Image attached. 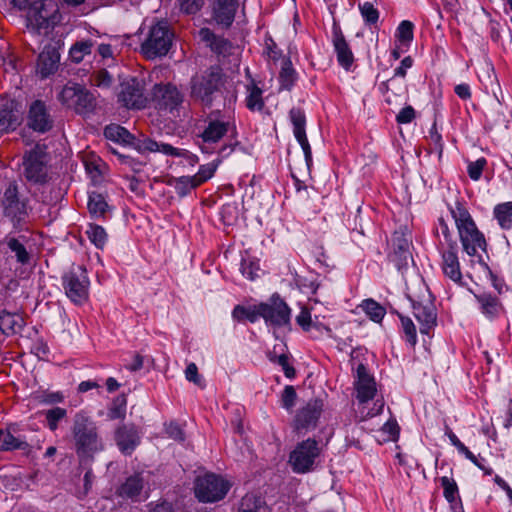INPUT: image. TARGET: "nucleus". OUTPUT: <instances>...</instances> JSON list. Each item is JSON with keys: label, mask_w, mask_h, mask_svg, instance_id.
<instances>
[{"label": "nucleus", "mask_w": 512, "mask_h": 512, "mask_svg": "<svg viewBox=\"0 0 512 512\" xmlns=\"http://www.w3.org/2000/svg\"><path fill=\"white\" fill-rule=\"evenodd\" d=\"M415 118V110L412 106H406L396 116L398 124H408Z\"/></svg>", "instance_id": "obj_63"}, {"label": "nucleus", "mask_w": 512, "mask_h": 512, "mask_svg": "<svg viewBox=\"0 0 512 512\" xmlns=\"http://www.w3.org/2000/svg\"><path fill=\"white\" fill-rule=\"evenodd\" d=\"M94 82L98 87H109L112 84V76L106 70H100L96 73Z\"/></svg>", "instance_id": "obj_64"}, {"label": "nucleus", "mask_w": 512, "mask_h": 512, "mask_svg": "<svg viewBox=\"0 0 512 512\" xmlns=\"http://www.w3.org/2000/svg\"><path fill=\"white\" fill-rule=\"evenodd\" d=\"M26 323L19 313L2 311L0 313V330L5 335H15L22 332Z\"/></svg>", "instance_id": "obj_31"}, {"label": "nucleus", "mask_w": 512, "mask_h": 512, "mask_svg": "<svg viewBox=\"0 0 512 512\" xmlns=\"http://www.w3.org/2000/svg\"><path fill=\"white\" fill-rule=\"evenodd\" d=\"M115 442L121 453L131 455L139 446L141 437L134 424H123L115 431Z\"/></svg>", "instance_id": "obj_21"}, {"label": "nucleus", "mask_w": 512, "mask_h": 512, "mask_svg": "<svg viewBox=\"0 0 512 512\" xmlns=\"http://www.w3.org/2000/svg\"><path fill=\"white\" fill-rule=\"evenodd\" d=\"M170 185L174 186V189L179 197L187 196L193 189L197 188L199 181L193 176H181L174 178Z\"/></svg>", "instance_id": "obj_37"}, {"label": "nucleus", "mask_w": 512, "mask_h": 512, "mask_svg": "<svg viewBox=\"0 0 512 512\" xmlns=\"http://www.w3.org/2000/svg\"><path fill=\"white\" fill-rule=\"evenodd\" d=\"M289 118L293 125V133L300 144L307 168L309 169L312 164V150L306 136V116L300 107H293L289 112Z\"/></svg>", "instance_id": "obj_17"}, {"label": "nucleus", "mask_w": 512, "mask_h": 512, "mask_svg": "<svg viewBox=\"0 0 512 512\" xmlns=\"http://www.w3.org/2000/svg\"><path fill=\"white\" fill-rule=\"evenodd\" d=\"M61 280L66 296L73 303L82 304L88 299L90 280L84 266L72 265Z\"/></svg>", "instance_id": "obj_8"}, {"label": "nucleus", "mask_w": 512, "mask_h": 512, "mask_svg": "<svg viewBox=\"0 0 512 512\" xmlns=\"http://www.w3.org/2000/svg\"><path fill=\"white\" fill-rule=\"evenodd\" d=\"M413 314L420 324V332L429 335L436 326L437 313L433 302L412 300Z\"/></svg>", "instance_id": "obj_20"}, {"label": "nucleus", "mask_w": 512, "mask_h": 512, "mask_svg": "<svg viewBox=\"0 0 512 512\" xmlns=\"http://www.w3.org/2000/svg\"><path fill=\"white\" fill-rule=\"evenodd\" d=\"M221 159L218 158L211 163L201 165L197 174L193 175L197 181H199V185L209 180L215 173Z\"/></svg>", "instance_id": "obj_50"}, {"label": "nucleus", "mask_w": 512, "mask_h": 512, "mask_svg": "<svg viewBox=\"0 0 512 512\" xmlns=\"http://www.w3.org/2000/svg\"><path fill=\"white\" fill-rule=\"evenodd\" d=\"M174 34L166 21L151 25L141 44V53L147 59L165 56L173 42Z\"/></svg>", "instance_id": "obj_5"}, {"label": "nucleus", "mask_w": 512, "mask_h": 512, "mask_svg": "<svg viewBox=\"0 0 512 512\" xmlns=\"http://www.w3.org/2000/svg\"><path fill=\"white\" fill-rule=\"evenodd\" d=\"M451 215L455 221L458 229L459 237L464 251L470 256H478L480 266L490 276L493 287L499 292H503V283L493 274L488 264L484 261L481 255H478V250L486 251V240L484 235L477 229L468 210L457 203L455 208H450Z\"/></svg>", "instance_id": "obj_1"}, {"label": "nucleus", "mask_w": 512, "mask_h": 512, "mask_svg": "<svg viewBox=\"0 0 512 512\" xmlns=\"http://www.w3.org/2000/svg\"><path fill=\"white\" fill-rule=\"evenodd\" d=\"M261 317V303L259 305H236L232 311V318L238 322L244 320L255 323Z\"/></svg>", "instance_id": "obj_36"}, {"label": "nucleus", "mask_w": 512, "mask_h": 512, "mask_svg": "<svg viewBox=\"0 0 512 512\" xmlns=\"http://www.w3.org/2000/svg\"><path fill=\"white\" fill-rule=\"evenodd\" d=\"M264 54L267 56L268 59L273 61H277L281 57V50L278 49L277 44L271 37H267L265 39Z\"/></svg>", "instance_id": "obj_58"}, {"label": "nucleus", "mask_w": 512, "mask_h": 512, "mask_svg": "<svg viewBox=\"0 0 512 512\" xmlns=\"http://www.w3.org/2000/svg\"><path fill=\"white\" fill-rule=\"evenodd\" d=\"M185 377L189 382H193L199 387H203V379L198 373V368L195 363L191 362L187 365L185 370Z\"/></svg>", "instance_id": "obj_59"}, {"label": "nucleus", "mask_w": 512, "mask_h": 512, "mask_svg": "<svg viewBox=\"0 0 512 512\" xmlns=\"http://www.w3.org/2000/svg\"><path fill=\"white\" fill-rule=\"evenodd\" d=\"M29 444L21 436H15L10 430H0V450H27Z\"/></svg>", "instance_id": "obj_33"}, {"label": "nucleus", "mask_w": 512, "mask_h": 512, "mask_svg": "<svg viewBox=\"0 0 512 512\" xmlns=\"http://www.w3.org/2000/svg\"><path fill=\"white\" fill-rule=\"evenodd\" d=\"M27 124L29 128L38 133H46L52 129L53 119L43 101L35 100L31 103Z\"/></svg>", "instance_id": "obj_18"}, {"label": "nucleus", "mask_w": 512, "mask_h": 512, "mask_svg": "<svg viewBox=\"0 0 512 512\" xmlns=\"http://www.w3.org/2000/svg\"><path fill=\"white\" fill-rule=\"evenodd\" d=\"M323 411V401L315 398L309 400L306 405L296 412L293 426L295 431L301 433L314 429Z\"/></svg>", "instance_id": "obj_15"}, {"label": "nucleus", "mask_w": 512, "mask_h": 512, "mask_svg": "<svg viewBox=\"0 0 512 512\" xmlns=\"http://www.w3.org/2000/svg\"><path fill=\"white\" fill-rule=\"evenodd\" d=\"M297 400V393L293 386L287 385L281 395V406L291 412Z\"/></svg>", "instance_id": "obj_53"}, {"label": "nucleus", "mask_w": 512, "mask_h": 512, "mask_svg": "<svg viewBox=\"0 0 512 512\" xmlns=\"http://www.w3.org/2000/svg\"><path fill=\"white\" fill-rule=\"evenodd\" d=\"M258 271L259 266L256 263L247 260L242 261L241 272L243 276L246 277L247 279L254 280L255 278H257L259 276Z\"/></svg>", "instance_id": "obj_60"}, {"label": "nucleus", "mask_w": 512, "mask_h": 512, "mask_svg": "<svg viewBox=\"0 0 512 512\" xmlns=\"http://www.w3.org/2000/svg\"><path fill=\"white\" fill-rule=\"evenodd\" d=\"M6 244L8 248L15 253L16 259L21 264H27L30 260V255L27 252L23 243L19 239L14 237L6 238Z\"/></svg>", "instance_id": "obj_44"}, {"label": "nucleus", "mask_w": 512, "mask_h": 512, "mask_svg": "<svg viewBox=\"0 0 512 512\" xmlns=\"http://www.w3.org/2000/svg\"><path fill=\"white\" fill-rule=\"evenodd\" d=\"M181 11L186 14H195L204 4V0H178Z\"/></svg>", "instance_id": "obj_57"}, {"label": "nucleus", "mask_w": 512, "mask_h": 512, "mask_svg": "<svg viewBox=\"0 0 512 512\" xmlns=\"http://www.w3.org/2000/svg\"><path fill=\"white\" fill-rule=\"evenodd\" d=\"M229 489V483L214 473H206L198 476L195 480L194 492L200 502L220 501L226 496Z\"/></svg>", "instance_id": "obj_9"}, {"label": "nucleus", "mask_w": 512, "mask_h": 512, "mask_svg": "<svg viewBox=\"0 0 512 512\" xmlns=\"http://www.w3.org/2000/svg\"><path fill=\"white\" fill-rule=\"evenodd\" d=\"M355 386L357 399L361 403L373 399L377 391L374 378L368 373L367 368L362 363H360L356 369Z\"/></svg>", "instance_id": "obj_22"}, {"label": "nucleus", "mask_w": 512, "mask_h": 512, "mask_svg": "<svg viewBox=\"0 0 512 512\" xmlns=\"http://www.w3.org/2000/svg\"><path fill=\"white\" fill-rule=\"evenodd\" d=\"M135 149L140 153L160 152L165 155L180 157L183 155L182 150L173 147L167 143H158L151 138L138 139L133 142Z\"/></svg>", "instance_id": "obj_27"}, {"label": "nucleus", "mask_w": 512, "mask_h": 512, "mask_svg": "<svg viewBox=\"0 0 512 512\" xmlns=\"http://www.w3.org/2000/svg\"><path fill=\"white\" fill-rule=\"evenodd\" d=\"M270 361L277 363L283 369V372L287 378H293L296 374L295 369L289 364V358L286 354L281 355H270Z\"/></svg>", "instance_id": "obj_55"}, {"label": "nucleus", "mask_w": 512, "mask_h": 512, "mask_svg": "<svg viewBox=\"0 0 512 512\" xmlns=\"http://www.w3.org/2000/svg\"><path fill=\"white\" fill-rule=\"evenodd\" d=\"M89 240L99 249H102L107 242V233L102 226L89 224L86 230Z\"/></svg>", "instance_id": "obj_43"}, {"label": "nucleus", "mask_w": 512, "mask_h": 512, "mask_svg": "<svg viewBox=\"0 0 512 512\" xmlns=\"http://www.w3.org/2000/svg\"><path fill=\"white\" fill-rule=\"evenodd\" d=\"M332 43L337 55L338 63L346 70L352 66L354 61L353 53L345 40L341 28L334 24L332 29Z\"/></svg>", "instance_id": "obj_24"}, {"label": "nucleus", "mask_w": 512, "mask_h": 512, "mask_svg": "<svg viewBox=\"0 0 512 512\" xmlns=\"http://www.w3.org/2000/svg\"><path fill=\"white\" fill-rule=\"evenodd\" d=\"M49 156L45 147L36 145L23 156V175L25 179L34 185H45L51 179Z\"/></svg>", "instance_id": "obj_6"}, {"label": "nucleus", "mask_w": 512, "mask_h": 512, "mask_svg": "<svg viewBox=\"0 0 512 512\" xmlns=\"http://www.w3.org/2000/svg\"><path fill=\"white\" fill-rule=\"evenodd\" d=\"M494 217L503 229H510L512 226V202H505L495 206Z\"/></svg>", "instance_id": "obj_38"}, {"label": "nucleus", "mask_w": 512, "mask_h": 512, "mask_svg": "<svg viewBox=\"0 0 512 512\" xmlns=\"http://www.w3.org/2000/svg\"><path fill=\"white\" fill-rule=\"evenodd\" d=\"M153 100L159 109L173 112L183 102V95L176 86L167 84H156L152 91Z\"/></svg>", "instance_id": "obj_16"}, {"label": "nucleus", "mask_w": 512, "mask_h": 512, "mask_svg": "<svg viewBox=\"0 0 512 512\" xmlns=\"http://www.w3.org/2000/svg\"><path fill=\"white\" fill-rule=\"evenodd\" d=\"M414 24L409 20H403L396 30V37L401 45H409L413 40Z\"/></svg>", "instance_id": "obj_47"}, {"label": "nucleus", "mask_w": 512, "mask_h": 512, "mask_svg": "<svg viewBox=\"0 0 512 512\" xmlns=\"http://www.w3.org/2000/svg\"><path fill=\"white\" fill-rule=\"evenodd\" d=\"M436 232L438 235L442 234V236L444 238V243L442 240H440L441 245L445 244L447 246V248H451V249L458 248L457 242L455 240H453L451 232L448 227V224L446 223V221L443 218L438 219V226H437Z\"/></svg>", "instance_id": "obj_51"}, {"label": "nucleus", "mask_w": 512, "mask_h": 512, "mask_svg": "<svg viewBox=\"0 0 512 512\" xmlns=\"http://www.w3.org/2000/svg\"><path fill=\"white\" fill-rule=\"evenodd\" d=\"M238 7L239 0H214L212 7L213 20L224 28L230 27Z\"/></svg>", "instance_id": "obj_23"}, {"label": "nucleus", "mask_w": 512, "mask_h": 512, "mask_svg": "<svg viewBox=\"0 0 512 512\" xmlns=\"http://www.w3.org/2000/svg\"><path fill=\"white\" fill-rule=\"evenodd\" d=\"M21 111L13 100H7L0 105V132L15 130L21 123Z\"/></svg>", "instance_id": "obj_25"}, {"label": "nucleus", "mask_w": 512, "mask_h": 512, "mask_svg": "<svg viewBox=\"0 0 512 512\" xmlns=\"http://www.w3.org/2000/svg\"><path fill=\"white\" fill-rule=\"evenodd\" d=\"M146 480L143 473H135L126 478L125 482L118 488V495L123 498L136 499L140 496Z\"/></svg>", "instance_id": "obj_30"}, {"label": "nucleus", "mask_w": 512, "mask_h": 512, "mask_svg": "<svg viewBox=\"0 0 512 512\" xmlns=\"http://www.w3.org/2000/svg\"><path fill=\"white\" fill-rule=\"evenodd\" d=\"M94 43L92 40H83L76 42L70 49L69 55L73 62L80 63L85 55H89L92 52Z\"/></svg>", "instance_id": "obj_41"}, {"label": "nucleus", "mask_w": 512, "mask_h": 512, "mask_svg": "<svg viewBox=\"0 0 512 512\" xmlns=\"http://www.w3.org/2000/svg\"><path fill=\"white\" fill-rule=\"evenodd\" d=\"M296 322L304 331H310L312 326L311 313L309 309L302 308L296 317Z\"/></svg>", "instance_id": "obj_62"}, {"label": "nucleus", "mask_w": 512, "mask_h": 512, "mask_svg": "<svg viewBox=\"0 0 512 512\" xmlns=\"http://www.w3.org/2000/svg\"><path fill=\"white\" fill-rule=\"evenodd\" d=\"M60 54L51 45L44 47L37 60V73L42 79L54 74L58 69Z\"/></svg>", "instance_id": "obj_26"}, {"label": "nucleus", "mask_w": 512, "mask_h": 512, "mask_svg": "<svg viewBox=\"0 0 512 512\" xmlns=\"http://www.w3.org/2000/svg\"><path fill=\"white\" fill-rule=\"evenodd\" d=\"M261 318L267 326L288 327L291 324V309L279 294L275 293L268 302L261 303Z\"/></svg>", "instance_id": "obj_13"}, {"label": "nucleus", "mask_w": 512, "mask_h": 512, "mask_svg": "<svg viewBox=\"0 0 512 512\" xmlns=\"http://www.w3.org/2000/svg\"><path fill=\"white\" fill-rule=\"evenodd\" d=\"M475 299L479 304L481 313L488 319L493 320L497 318L503 310V305L498 297L490 293L475 294Z\"/></svg>", "instance_id": "obj_29"}, {"label": "nucleus", "mask_w": 512, "mask_h": 512, "mask_svg": "<svg viewBox=\"0 0 512 512\" xmlns=\"http://www.w3.org/2000/svg\"><path fill=\"white\" fill-rule=\"evenodd\" d=\"M486 164L487 161L485 158H479L474 162H470L467 168L469 177L474 181L479 180Z\"/></svg>", "instance_id": "obj_56"}, {"label": "nucleus", "mask_w": 512, "mask_h": 512, "mask_svg": "<svg viewBox=\"0 0 512 512\" xmlns=\"http://www.w3.org/2000/svg\"><path fill=\"white\" fill-rule=\"evenodd\" d=\"M104 135L108 140L116 143L133 145L135 141L134 136L124 127L116 124H110L105 127Z\"/></svg>", "instance_id": "obj_35"}, {"label": "nucleus", "mask_w": 512, "mask_h": 512, "mask_svg": "<svg viewBox=\"0 0 512 512\" xmlns=\"http://www.w3.org/2000/svg\"><path fill=\"white\" fill-rule=\"evenodd\" d=\"M201 34L206 41L210 42V47L214 52L224 55L230 51L231 43L228 40L215 36L208 29H202Z\"/></svg>", "instance_id": "obj_39"}, {"label": "nucleus", "mask_w": 512, "mask_h": 512, "mask_svg": "<svg viewBox=\"0 0 512 512\" xmlns=\"http://www.w3.org/2000/svg\"><path fill=\"white\" fill-rule=\"evenodd\" d=\"M71 433L76 454L81 462L92 460L96 453L104 449L96 422L83 411L75 414Z\"/></svg>", "instance_id": "obj_2"}, {"label": "nucleus", "mask_w": 512, "mask_h": 512, "mask_svg": "<svg viewBox=\"0 0 512 512\" xmlns=\"http://www.w3.org/2000/svg\"><path fill=\"white\" fill-rule=\"evenodd\" d=\"M321 451L322 448L315 439L308 438L298 443L289 455L292 470L298 474L312 471Z\"/></svg>", "instance_id": "obj_10"}, {"label": "nucleus", "mask_w": 512, "mask_h": 512, "mask_svg": "<svg viewBox=\"0 0 512 512\" xmlns=\"http://www.w3.org/2000/svg\"><path fill=\"white\" fill-rule=\"evenodd\" d=\"M440 482L444 490V497L451 504V507L457 504L456 497L458 495V486L456 482L447 476L441 477ZM460 503L461 501L459 500L458 504Z\"/></svg>", "instance_id": "obj_46"}, {"label": "nucleus", "mask_w": 512, "mask_h": 512, "mask_svg": "<svg viewBox=\"0 0 512 512\" xmlns=\"http://www.w3.org/2000/svg\"><path fill=\"white\" fill-rule=\"evenodd\" d=\"M59 97L63 104L73 107L78 114L91 113L97 105L95 95L77 83L65 85Z\"/></svg>", "instance_id": "obj_11"}, {"label": "nucleus", "mask_w": 512, "mask_h": 512, "mask_svg": "<svg viewBox=\"0 0 512 512\" xmlns=\"http://www.w3.org/2000/svg\"><path fill=\"white\" fill-rule=\"evenodd\" d=\"M44 414L47 421V426L51 431H55L58 428L59 421L67 415V411L61 407H54L45 411Z\"/></svg>", "instance_id": "obj_49"}, {"label": "nucleus", "mask_w": 512, "mask_h": 512, "mask_svg": "<svg viewBox=\"0 0 512 512\" xmlns=\"http://www.w3.org/2000/svg\"><path fill=\"white\" fill-rule=\"evenodd\" d=\"M359 10H360V13H361L364 21L367 24L373 25V24H376L378 22L379 12L373 6L372 3L364 2L363 4H359Z\"/></svg>", "instance_id": "obj_52"}, {"label": "nucleus", "mask_w": 512, "mask_h": 512, "mask_svg": "<svg viewBox=\"0 0 512 512\" xmlns=\"http://www.w3.org/2000/svg\"><path fill=\"white\" fill-rule=\"evenodd\" d=\"M59 7L54 0L34 1L26 13V27L32 35L48 36L61 21Z\"/></svg>", "instance_id": "obj_4"}, {"label": "nucleus", "mask_w": 512, "mask_h": 512, "mask_svg": "<svg viewBox=\"0 0 512 512\" xmlns=\"http://www.w3.org/2000/svg\"><path fill=\"white\" fill-rule=\"evenodd\" d=\"M118 101L128 109H143L147 104V97L144 95V87L137 78H130L123 81L118 93Z\"/></svg>", "instance_id": "obj_14"}, {"label": "nucleus", "mask_w": 512, "mask_h": 512, "mask_svg": "<svg viewBox=\"0 0 512 512\" xmlns=\"http://www.w3.org/2000/svg\"><path fill=\"white\" fill-rule=\"evenodd\" d=\"M168 436L176 441L183 442L185 440L184 432L180 425L176 422H170L165 428Z\"/></svg>", "instance_id": "obj_61"}, {"label": "nucleus", "mask_w": 512, "mask_h": 512, "mask_svg": "<svg viewBox=\"0 0 512 512\" xmlns=\"http://www.w3.org/2000/svg\"><path fill=\"white\" fill-rule=\"evenodd\" d=\"M442 271L445 276L455 283L461 282L462 273L457 256V249L447 248L442 252Z\"/></svg>", "instance_id": "obj_28"}, {"label": "nucleus", "mask_w": 512, "mask_h": 512, "mask_svg": "<svg viewBox=\"0 0 512 512\" xmlns=\"http://www.w3.org/2000/svg\"><path fill=\"white\" fill-rule=\"evenodd\" d=\"M190 98L205 108H211L223 98L224 80L219 67H210L190 79Z\"/></svg>", "instance_id": "obj_3"}, {"label": "nucleus", "mask_w": 512, "mask_h": 512, "mask_svg": "<svg viewBox=\"0 0 512 512\" xmlns=\"http://www.w3.org/2000/svg\"><path fill=\"white\" fill-rule=\"evenodd\" d=\"M248 95L246 97V106L252 111H260L264 107L262 99V90L255 84L248 86Z\"/></svg>", "instance_id": "obj_42"}, {"label": "nucleus", "mask_w": 512, "mask_h": 512, "mask_svg": "<svg viewBox=\"0 0 512 512\" xmlns=\"http://www.w3.org/2000/svg\"><path fill=\"white\" fill-rule=\"evenodd\" d=\"M206 126L199 137L202 140L200 149L204 153H211V144L219 142L231 128L234 127L231 116L216 109L206 117Z\"/></svg>", "instance_id": "obj_7"}, {"label": "nucleus", "mask_w": 512, "mask_h": 512, "mask_svg": "<svg viewBox=\"0 0 512 512\" xmlns=\"http://www.w3.org/2000/svg\"><path fill=\"white\" fill-rule=\"evenodd\" d=\"M410 245V238L406 234L401 232H395L393 234L392 252L389 254V260L398 271L407 268L409 260L412 259Z\"/></svg>", "instance_id": "obj_19"}, {"label": "nucleus", "mask_w": 512, "mask_h": 512, "mask_svg": "<svg viewBox=\"0 0 512 512\" xmlns=\"http://www.w3.org/2000/svg\"><path fill=\"white\" fill-rule=\"evenodd\" d=\"M403 332L407 342L414 346L417 342L416 327L409 317L400 316Z\"/></svg>", "instance_id": "obj_54"}, {"label": "nucleus", "mask_w": 512, "mask_h": 512, "mask_svg": "<svg viewBox=\"0 0 512 512\" xmlns=\"http://www.w3.org/2000/svg\"><path fill=\"white\" fill-rule=\"evenodd\" d=\"M87 205L90 216L94 219L106 218L107 213L110 211L105 197L94 191L89 193Z\"/></svg>", "instance_id": "obj_32"}, {"label": "nucleus", "mask_w": 512, "mask_h": 512, "mask_svg": "<svg viewBox=\"0 0 512 512\" xmlns=\"http://www.w3.org/2000/svg\"><path fill=\"white\" fill-rule=\"evenodd\" d=\"M1 203L3 214L12 221L14 227L19 226L28 215V200L19 194L14 182L9 183L5 189Z\"/></svg>", "instance_id": "obj_12"}, {"label": "nucleus", "mask_w": 512, "mask_h": 512, "mask_svg": "<svg viewBox=\"0 0 512 512\" xmlns=\"http://www.w3.org/2000/svg\"><path fill=\"white\" fill-rule=\"evenodd\" d=\"M362 308L365 311V313L369 316V318L377 323L383 319L386 313L384 307H382L373 299L364 300L362 303Z\"/></svg>", "instance_id": "obj_45"}, {"label": "nucleus", "mask_w": 512, "mask_h": 512, "mask_svg": "<svg viewBox=\"0 0 512 512\" xmlns=\"http://www.w3.org/2000/svg\"><path fill=\"white\" fill-rule=\"evenodd\" d=\"M126 415V398L118 396L108 409L107 416L110 420L123 419Z\"/></svg>", "instance_id": "obj_48"}, {"label": "nucleus", "mask_w": 512, "mask_h": 512, "mask_svg": "<svg viewBox=\"0 0 512 512\" xmlns=\"http://www.w3.org/2000/svg\"><path fill=\"white\" fill-rule=\"evenodd\" d=\"M238 512H271V509L261 496L248 493L242 498Z\"/></svg>", "instance_id": "obj_34"}, {"label": "nucleus", "mask_w": 512, "mask_h": 512, "mask_svg": "<svg viewBox=\"0 0 512 512\" xmlns=\"http://www.w3.org/2000/svg\"><path fill=\"white\" fill-rule=\"evenodd\" d=\"M296 80V72L292 67L289 59H285L282 63L281 71L279 74L280 88L290 90Z\"/></svg>", "instance_id": "obj_40"}]
</instances>
